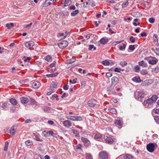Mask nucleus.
<instances>
[{"instance_id": "obj_1", "label": "nucleus", "mask_w": 159, "mask_h": 159, "mask_svg": "<svg viewBox=\"0 0 159 159\" xmlns=\"http://www.w3.org/2000/svg\"><path fill=\"white\" fill-rule=\"evenodd\" d=\"M145 93L143 90H137L134 93L135 98L138 100H140L142 98L145 97Z\"/></svg>"}, {"instance_id": "obj_2", "label": "nucleus", "mask_w": 159, "mask_h": 159, "mask_svg": "<svg viewBox=\"0 0 159 159\" xmlns=\"http://www.w3.org/2000/svg\"><path fill=\"white\" fill-rule=\"evenodd\" d=\"M156 143H151L148 144L146 148L148 151L150 152H153L155 150Z\"/></svg>"}, {"instance_id": "obj_3", "label": "nucleus", "mask_w": 159, "mask_h": 159, "mask_svg": "<svg viewBox=\"0 0 159 159\" xmlns=\"http://www.w3.org/2000/svg\"><path fill=\"white\" fill-rule=\"evenodd\" d=\"M153 103L152 100L150 98L148 99L146 101H144L143 102V104L144 105L145 107H146L150 108L152 107V105Z\"/></svg>"}, {"instance_id": "obj_4", "label": "nucleus", "mask_w": 159, "mask_h": 159, "mask_svg": "<svg viewBox=\"0 0 159 159\" xmlns=\"http://www.w3.org/2000/svg\"><path fill=\"white\" fill-rule=\"evenodd\" d=\"M68 45V42L66 40L62 41L58 44L59 47L62 49L66 47Z\"/></svg>"}, {"instance_id": "obj_5", "label": "nucleus", "mask_w": 159, "mask_h": 159, "mask_svg": "<svg viewBox=\"0 0 159 159\" xmlns=\"http://www.w3.org/2000/svg\"><path fill=\"white\" fill-rule=\"evenodd\" d=\"M94 4L93 0H88L85 2L83 3V7H88L89 6L92 7L94 6Z\"/></svg>"}, {"instance_id": "obj_6", "label": "nucleus", "mask_w": 159, "mask_h": 159, "mask_svg": "<svg viewBox=\"0 0 159 159\" xmlns=\"http://www.w3.org/2000/svg\"><path fill=\"white\" fill-rule=\"evenodd\" d=\"M99 156L101 159H107L108 154L106 152H99Z\"/></svg>"}, {"instance_id": "obj_7", "label": "nucleus", "mask_w": 159, "mask_h": 159, "mask_svg": "<svg viewBox=\"0 0 159 159\" xmlns=\"http://www.w3.org/2000/svg\"><path fill=\"white\" fill-rule=\"evenodd\" d=\"M81 139L83 143H84V146H86V147H89L90 146V142L86 138L82 137Z\"/></svg>"}, {"instance_id": "obj_8", "label": "nucleus", "mask_w": 159, "mask_h": 159, "mask_svg": "<svg viewBox=\"0 0 159 159\" xmlns=\"http://www.w3.org/2000/svg\"><path fill=\"white\" fill-rule=\"evenodd\" d=\"M34 45V42L32 41H29L25 42V45L27 48L30 49Z\"/></svg>"}, {"instance_id": "obj_9", "label": "nucleus", "mask_w": 159, "mask_h": 159, "mask_svg": "<svg viewBox=\"0 0 159 159\" xmlns=\"http://www.w3.org/2000/svg\"><path fill=\"white\" fill-rule=\"evenodd\" d=\"M150 58H152V59H150L148 60V61L149 64L151 65H155L157 62L158 60H157L155 57H150Z\"/></svg>"}, {"instance_id": "obj_10", "label": "nucleus", "mask_w": 159, "mask_h": 159, "mask_svg": "<svg viewBox=\"0 0 159 159\" xmlns=\"http://www.w3.org/2000/svg\"><path fill=\"white\" fill-rule=\"evenodd\" d=\"M114 141V139L110 136H107L105 139L106 143L108 144H111Z\"/></svg>"}, {"instance_id": "obj_11", "label": "nucleus", "mask_w": 159, "mask_h": 159, "mask_svg": "<svg viewBox=\"0 0 159 159\" xmlns=\"http://www.w3.org/2000/svg\"><path fill=\"white\" fill-rule=\"evenodd\" d=\"M41 83L39 81H36L32 83V86L35 89H38L41 86Z\"/></svg>"}, {"instance_id": "obj_12", "label": "nucleus", "mask_w": 159, "mask_h": 159, "mask_svg": "<svg viewBox=\"0 0 159 159\" xmlns=\"http://www.w3.org/2000/svg\"><path fill=\"white\" fill-rule=\"evenodd\" d=\"M57 83L53 81L51 84L49 89L51 90H53L57 88Z\"/></svg>"}, {"instance_id": "obj_13", "label": "nucleus", "mask_w": 159, "mask_h": 159, "mask_svg": "<svg viewBox=\"0 0 159 159\" xmlns=\"http://www.w3.org/2000/svg\"><path fill=\"white\" fill-rule=\"evenodd\" d=\"M88 104L89 106L93 107L96 104V100L93 99H91L88 102Z\"/></svg>"}, {"instance_id": "obj_14", "label": "nucleus", "mask_w": 159, "mask_h": 159, "mask_svg": "<svg viewBox=\"0 0 159 159\" xmlns=\"http://www.w3.org/2000/svg\"><path fill=\"white\" fill-rule=\"evenodd\" d=\"M63 124L65 127H70L72 126V123L71 122L68 120H66L63 122Z\"/></svg>"}, {"instance_id": "obj_15", "label": "nucleus", "mask_w": 159, "mask_h": 159, "mask_svg": "<svg viewBox=\"0 0 159 159\" xmlns=\"http://www.w3.org/2000/svg\"><path fill=\"white\" fill-rule=\"evenodd\" d=\"M115 85L111 84L110 88L108 89V90L112 93L113 94H114L116 93V87H115Z\"/></svg>"}, {"instance_id": "obj_16", "label": "nucleus", "mask_w": 159, "mask_h": 159, "mask_svg": "<svg viewBox=\"0 0 159 159\" xmlns=\"http://www.w3.org/2000/svg\"><path fill=\"white\" fill-rule=\"evenodd\" d=\"M119 82V79L116 76L113 77L111 79V84L116 85Z\"/></svg>"}, {"instance_id": "obj_17", "label": "nucleus", "mask_w": 159, "mask_h": 159, "mask_svg": "<svg viewBox=\"0 0 159 159\" xmlns=\"http://www.w3.org/2000/svg\"><path fill=\"white\" fill-rule=\"evenodd\" d=\"M20 100L22 104H26L29 102V100L27 98L24 97H21L20 98Z\"/></svg>"}, {"instance_id": "obj_18", "label": "nucleus", "mask_w": 159, "mask_h": 159, "mask_svg": "<svg viewBox=\"0 0 159 159\" xmlns=\"http://www.w3.org/2000/svg\"><path fill=\"white\" fill-rule=\"evenodd\" d=\"M121 157H123L124 159H133V157L130 154H127L125 155H122L120 156Z\"/></svg>"}, {"instance_id": "obj_19", "label": "nucleus", "mask_w": 159, "mask_h": 159, "mask_svg": "<svg viewBox=\"0 0 159 159\" xmlns=\"http://www.w3.org/2000/svg\"><path fill=\"white\" fill-rule=\"evenodd\" d=\"M108 39L104 38H102L100 40V43L101 44H105L108 42Z\"/></svg>"}, {"instance_id": "obj_20", "label": "nucleus", "mask_w": 159, "mask_h": 159, "mask_svg": "<svg viewBox=\"0 0 159 159\" xmlns=\"http://www.w3.org/2000/svg\"><path fill=\"white\" fill-rule=\"evenodd\" d=\"M138 64L139 66H141L143 67H147L148 66L147 63L143 61H139Z\"/></svg>"}, {"instance_id": "obj_21", "label": "nucleus", "mask_w": 159, "mask_h": 159, "mask_svg": "<svg viewBox=\"0 0 159 159\" xmlns=\"http://www.w3.org/2000/svg\"><path fill=\"white\" fill-rule=\"evenodd\" d=\"M9 101V102L13 105H16L17 104L16 100L13 98L10 99Z\"/></svg>"}, {"instance_id": "obj_22", "label": "nucleus", "mask_w": 159, "mask_h": 159, "mask_svg": "<svg viewBox=\"0 0 159 159\" xmlns=\"http://www.w3.org/2000/svg\"><path fill=\"white\" fill-rule=\"evenodd\" d=\"M115 123L116 126H118L120 128L121 127L122 123L120 120H115Z\"/></svg>"}, {"instance_id": "obj_23", "label": "nucleus", "mask_w": 159, "mask_h": 159, "mask_svg": "<svg viewBox=\"0 0 159 159\" xmlns=\"http://www.w3.org/2000/svg\"><path fill=\"white\" fill-rule=\"evenodd\" d=\"M102 137V135L101 134L99 133H97L94 135V138L96 140L99 141L101 139Z\"/></svg>"}, {"instance_id": "obj_24", "label": "nucleus", "mask_w": 159, "mask_h": 159, "mask_svg": "<svg viewBox=\"0 0 159 159\" xmlns=\"http://www.w3.org/2000/svg\"><path fill=\"white\" fill-rule=\"evenodd\" d=\"M63 1L64 2V6H68L70 5L72 2L70 0H64Z\"/></svg>"}, {"instance_id": "obj_25", "label": "nucleus", "mask_w": 159, "mask_h": 159, "mask_svg": "<svg viewBox=\"0 0 159 159\" xmlns=\"http://www.w3.org/2000/svg\"><path fill=\"white\" fill-rule=\"evenodd\" d=\"M150 81H151V80H145L142 83V85L143 86L149 85L151 84V83L150 82Z\"/></svg>"}, {"instance_id": "obj_26", "label": "nucleus", "mask_w": 159, "mask_h": 159, "mask_svg": "<svg viewBox=\"0 0 159 159\" xmlns=\"http://www.w3.org/2000/svg\"><path fill=\"white\" fill-rule=\"evenodd\" d=\"M16 128L14 126H12L11 127L10 130V133L12 135H13L15 133Z\"/></svg>"}, {"instance_id": "obj_27", "label": "nucleus", "mask_w": 159, "mask_h": 159, "mask_svg": "<svg viewBox=\"0 0 159 159\" xmlns=\"http://www.w3.org/2000/svg\"><path fill=\"white\" fill-rule=\"evenodd\" d=\"M25 144L27 146H29L33 144L32 141L29 140L25 142Z\"/></svg>"}, {"instance_id": "obj_28", "label": "nucleus", "mask_w": 159, "mask_h": 159, "mask_svg": "<svg viewBox=\"0 0 159 159\" xmlns=\"http://www.w3.org/2000/svg\"><path fill=\"white\" fill-rule=\"evenodd\" d=\"M71 130L72 131L73 133L75 135V136H80L79 133L78 131L75 129H72Z\"/></svg>"}, {"instance_id": "obj_29", "label": "nucleus", "mask_w": 159, "mask_h": 159, "mask_svg": "<svg viewBox=\"0 0 159 159\" xmlns=\"http://www.w3.org/2000/svg\"><path fill=\"white\" fill-rule=\"evenodd\" d=\"M127 64V63L125 61H120V65L122 67H124L125 66H126Z\"/></svg>"}, {"instance_id": "obj_30", "label": "nucleus", "mask_w": 159, "mask_h": 159, "mask_svg": "<svg viewBox=\"0 0 159 159\" xmlns=\"http://www.w3.org/2000/svg\"><path fill=\"white\" fill-rule=\"evenodd\" d=\"M132 80L136 82H140L141 81V79L140 78L137 77H135L132 79Z\"/></svg>"}, {"instance_id": "obj_31", "label": "nucleus", "mask_w": 159, "mask_h": 159, "mask_svg": "<svg viewBox=\"0 0 159 159\" xmlns=\"http://www.w3.org/2000/svg\"><path fill=\"white\" fill-rule=\"evenodd\" d=\"M152 101L153 102H155L157 100L158 98V97L156 95H154L152 96V97L150 98Z\"/></svg>"}, {"instance_id": "obj_32", "label": "nucleus", "mask_w": 159, "mask_h": 159, "mask_svg": "<svg viewBox=\"0 0 159 159\" xmlns=\"http://www.w3.org/2000/svg\"><path fill=\"white\" fill-rule=\"evenodd\" d=\"M34 135L35 136V139L38 141L42 142L43 141V140L40 139L39 137L36 135L35 134H34Z\"/></svg>"}, {"instance_id": "obj_33", "label": "nucleus", "mask_w": 159, "mask_h": 159, "mask_svg": "<svg viewBox=\"0 0 159 159\" xmlns=\"http://www.w3.org/2000/svg\"><path fill=\"white\" fill-rule=\"evenodd\" d=\"M109 111L113 114H116L117 111L116 109L114 108H112L109 110Z\"/></svg>"}, {"instance_id": "obj_34", "label": "nucleus", "mask_w": 159, "mask_h": 159, "mask_svg": "<svg viewBox=\"0 0 159 159\" xmlns=\"http://www.w3.org/2000/svg\"><path fill=\"white\" fill-rule=\"evenodd\" d=\"M79 12V10H77L74 11L71 13V16H75L77 15Z\"/></svg>"}, {"instance_id": "obj_35", "label": "nucleus", "mask_w": 159, "mask_h": 159, "mask_svg": "<svg viewBox=\"0 0 159 159\" xmlns=\"http://www.w3.org/2000/svg\"><path fill=\"white\" fill-rule=\"evenodd\" d=\"M58 74V73H56L55 74L47 75L46 76L48 77H53L56 76Z\"/></svg>"}, {"instance_id": "obj_36", "label": "nucleus", "mask_w": 159, "mask_h": 159, "mask_svg": "<svg viewBox=\"0 0 159 159\" xmlns=\"http://www.w3.org/2000/svg\"><path fill=\"white\" fill-rule=\"evenodd\" d=\"M123 45H121L119 48V49L120 51H123L125 49L126 45L124 43H122Z\"/></svg>"}, {"instance_id": "obj_37", "label": "nucleus", "mask_w": 159, "mask_h": 159, "mask_svg": "<svg viewBox=\"0 0 159 159\" xmlns=\"http://www.w3.org/2000/svg\"><path fill=\"white\" fill-rule=\"evenodd\" d=\"M102 63L103 65L106 66H109L110 64V62L107 60L103 61Z\"/></svg>"}, {"instance_id": "obj_38", "label": "nucleus", "mask_w": 159, "mask_h": 159, "mask_svg": "<svg viewBox=\"0 0 159 159\" xmlns=\"http://www.w3.org/2000/svg\"><path fill=\"white\" fill-rule=\"evenodd\" d=\"M45 60L49 62L51 61L52 60V57L50 56H47L45 57Z\"/></svg>"}, {"instance_id": "obj_39", "label": "nucleus", "mask_w": 159, "mask_h": 159, "mask_svg": "<svg viewBox=\"0 0 159 159\" xmlns=\"http://www.w3.org/2000/svg\"><path fill=\"white\" fill-rule=\"evenodd\" d=\"M124 71V69H122L120 68H118L117 67H116L115 68L114 71L116 72L120 73V71Z\"/></svg>"}, {"instance_id": "obj_40", "label": "nucleus", "mask_w": 159, "mask_h": 159, "mask_svg": "<svg viewBox=\"0 0 159 159\" xmlns=\"http://www.w3.org/2000/svg\"><path fill=\"white\" fill-rule=\"evenodd\" d=\"M57 0H46L45 1L47 2V3H48V5H50L54 1H56Z\"/></svg>"}, {"instance_id": "obj_41", "label": "nucleus", "mask_w": 159, "mask_h": 159, "mask_svg": "<svg viewBox=\"0 0 159 159\" xmlns=\"http://www.w3.org/2000/svg\"><path fill=\"white\" fill-rule=\"evenodd\" d=\"M154 41L158 43L157 35V34H155L153 36Z\"/></svg>"}, {"instance_id": "obj_42", "label": "nucleus", "mask_w": 159, "mask_h": 159, "mask_svg": "<svg viewBox=\"0 0 159 159\" xmlns=\"http://www.w3.org/2000/svg\"><path fill=\"white\" fill-rule=\"evenodd\" d=\"M67 118L72 120H75V116H68L66 117Z\"/></svg>"}, {"instance_id": "obj_43", "label": "nucleus", "mask_w": 159, "mask_h": 159, "mask_svg": "<svg viewBox=\"0 0 159 159\" xmlns=\"http://www.w3.org/2000/svg\"><path fill=\"white\" fill-rule=\"evenodd\" d=\"M141 74L143 75H145L148 74V71L147 70H143L141 71Z\"/></svg>"}, {"instance_id": "obj_44", "label": "nucleus", "mask_w": 159, "mask_h": 159, "mask_svg": "<svg viewBox=\"0 0 159 159\" xmlns=\"http://www.w3.org/2000/svg\"><path fill=\"white\" fill-rule=\"evenodd\" d=\"M129 49L132 51H133L135 49V48L134 47V45H130L129 46Z\"/></svg>"}, {"instance_id": "obj_45", "label": "nucleus", "mask_w": 159, "mask_h": 159, "mask_svg": "<svg viewBox=\"0 0 159 159\" xmlns=\"http://www.w3.org/2000/svg\"><path fill=\"white\" fill-rule=\"evenodd\" d=\"M86 158L87 159H92V156L90 153H87L86 155Z\"/></svg>"}, {"instance_id": "obj_46", "label": "nucleus", "mask_w": 159, "mask_h": 159, "mask_svg": "<svg viewBox=\"0 0 159 159\" xmlns=\"http://www.w3.org/2000/svg\"><path fill=\"white\" fill-rule=\"evenodd\" d=\"M31 105H33L35 104V100L32 98H30V100L29 101Z\"/></svg>"}, {"instance_id": "obj_47", "label": "nucleus", "mask_w": 159, "mask_h": 159, "mask_svg": "<svg viewBox=\"0 0 159 159\" xmlns=\"http://www.w3.org/2000/svg\"><path fill=\"white\" fill-rule=\"evenodd\" d=\"M129 3L128 1H126L125 2H124L122 4V7H126Z\"/></svg>"}, {"instance_id": "obj_48", "label": "nucleus", "mask_w": 159, "mask_h": 159, "mask_svg": "<svg viewBox=\"0 0 159 159\" xmlns=\"http://www.w3.org/2000/svg\"><path fill=\"white\" fill-rule=\"evenodd\" d=\"M75 120L81 121L82 120L81 117L78 116H75Z\"/></svg>"}, {"instance_id": "obj_49", "label": "nucleus", "mask_w": 159, "mask_h": 159, "mask_svg": "<svg viewBox=\"0 0 159 159\" xmlns=\"http://www.w3.org/2000/svg\"><path fill=\"white\" fill-rule=\"evenodd\" d=\"M153 52L156 53V54L159 56V48H157L155 49H154Z\"/></svg>"}, {"instance_id": "obj_50", "label": "nucleus", "mask_w": 159, "mask_h": 159, "mask_svg": "<svg viewBox=\"0 0 159 159\" xmlns=\"http://www.w3.org/2000/svg\"><path fill=\"white\" fill-rule=\"evenodd\" d=\"M130 41L132 43H134L135 41V39L132 36L130 37L129 38Z\"/></svg>"}, {"instance_id": "obj_51", "label": "nucleus", "mask_w": 159, "mask_h": 159, "mask_svg": "<svg viewBox=\"0 0 159 159\" xmlns=\"http://www.w3.org/2000/svg\"><path fill=\"white\" fill-rule=\"evenodd\" d=\"M8 145V143L7 141H6L5 143V146L4 148V151H6L7 150V148Z\"/></svg>"}, {"instance_id": "obj_52", "label": "nucleus", "mask_w": 159, "mask_h": 159, "mask_svg": "<svg viewBox=\"0 0 159 159\" xmlns=\"http://www.w3.org/2000/svg\"><path fill=\"white\" fill-rule=\"evenodd\" d=\"M153 112L155 113L156 114H159V108L158 109H154L153 110Z\"/></svg>"}, {"instance_id": "obj_53", "label": "nucleus", "mask_w": 159, "mask_h": 159, "mask_svg": "<svg viewBox=\"0 0 159 159\" xmlns=\"http://www.w3.org/2000/svg\"><path fill=\"white\" fill-rule=\"evenodd\" d=\"M43 133H45V132H46L47 134H48L49 135H51V136L52 134V133H53V132L52 131H46V130L44 131H43Z\"/></svg>"}, {"instance_id": "obj_54", "label": "nucleus", "mask_w": 159, "mask_h": 159, "mask_svg": "<svg viewBox=\"0 0 159 159\" xmlns=\"http://www.w3.org/2000/svg\"><path fill=\"white\" fill-rule=\"evenodd\" d=\"M112 75V74L111 72H107L106 74V76L107 77L109 78L111 77Z\"/></svg>"}, {"instance_id": "obj_55", "label": "nucleus", "mask_w": 159, "mask_h": 159, "mask_svg": "<svg viewBox=\"0 0 159 159\" xmlns=\"http://www.w3.org/2000/svg\"><path fill=\"white\" fill-rule=\"evenodd\" d=\"M82 148V145L81 144H79L77 145L76 146L75 149H81Z\"/></svg>"}, {"instance_id": "obj_56", "label": "nucleus", "mask_w": 159, "mask_h": 159, "mask_svg": "<svg viewBox=\"0 0 159 159\" xmlns=\"http://www.w3.org/2000/svg\"><path fill=\"white\" fill-rule=\"evenodd\" d=\"M75 61V58L72 59H70L69 60L68 62L69 64H71L73 63Z\"/></svg>"}, {"instance_id": "obj_57", "label": "nucleus", "mask_w": 159, "mask_h": 159, "mask_svg": "<svg viewBox=\"0 0 159 159\" xmlns=\"http://www.w3.org/2000/svg\"><path fill=\"white\" fill-rule=\"evenodd\" d=\"M77 80V79L75 78V79H73L72 81L71 80H70L69 82L70 83H72L73 84H75L76 82V80Z\"/></svg>"}, {"instance_id": "obj_58", "label": "nucleus", "mask_w": 159, "mask_h": 159, "mask_svg": "<svg viewBox=\"0 0 159 159\" xmlns=\"http://www.w3.org/2000/svg\"><path fill=\"white\" fill-rule=\"evenodd\" d=\"M52 98H55L57 101L59 100L58 95L56 94H54V95H52Z\"/></svg>"}, {"instance_id": "obj_59", "label": "nucleus", "mask_w": 159, "mask_h": 159, "mask_svg": "<svg viewBox=\"0 0 159 159\" xmlns=\"http://www.w3.org/2000/svg\"><path fill=\"white\" fill-rule=\"evenodd\" d=\"M149 21L151 23H153L154 22V19L152 18H150L149 19Z\"/></svg>"}, {"instance_id": "obj_60", "label": "nucleus", "mask_w": 159, "mask_h": 159, "mask_svg": "<svg viewBox=\"0 0 159 159\" xmlns=\"http://www.w3.org/2000/svg\"><path fill=\"white\" fill-rule=\"evenodd\" d=\"M140 35L142 37H143L147 36V34L145 32H143V33H141L140 34Z\"/></svg>"}, {"instance_id": "obj_61", "label": "nucleus", "mask_w": 159, "mask_h": 159, "mask_svg": "<svg viewBox=\"0 0 159 159\" xmlns=\"http://www.w3.org/2000/svg\"><path fill=\"white\" fill-rule=\"evenodd\" d=\"M30 59L31 58L30 57H27L26 59H24V61L25 62H29Z\"/></svg>"}, {"instance_id": "obj_62", "label": "nucleus", "mask_w": 159, "mask_h": 159, "mask_svg": "<svg viewBox=\"0 0 159 159\" xmlns=\"http://www.w3.org/2000/svg\"><path fill=\"white\" fill-rule=\"evenodd\" d=\"M63 88L65 90H67L68 89V86L66 84L65 85L63 86Z\"/></svg>"}, {"instance_id": "obj_63", "label": "nucleus", "mask_w": 159, "mask_h": 159, "mask_svg": "<svg viewBox=\"0 0 159 159\" xmlns=\"http://www.w3.org/2000/svg\"><path fill=\"white\" fill-rule=\"evenodd\" d=\"M69 8L70 10H75V7L74 5H71L69 7Z\"/></svg>"}, {"instance_id": "obj_64", "label": "nucleus", "mask_w": 159, "mask_h": 159, "mask_svg": "<svg viewBox=\"0 0 159 159\" xmlns=\"http://www.w3.org/2000/svg\"><path fill=\"white\" fill-rule=\"evenodd\" d=\"M155 120H156L157 122L159 124V116H157L155 118Z\"/></svg>"}]
</instances>
